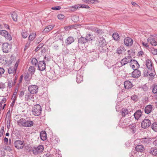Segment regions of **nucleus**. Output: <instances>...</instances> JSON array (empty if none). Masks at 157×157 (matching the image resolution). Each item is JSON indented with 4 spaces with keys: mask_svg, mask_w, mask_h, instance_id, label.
Here are the masks:
<instances>
[{
    "mask_svg": "<svg viewBox=\"0 0 157 157\" xmlns=\"http://www.w3.org/2000/svg\"><path fill=\"white\" fill-rule=\"evenodd\" d=\"M145 64L148 70L147 71H144V75L145 76H147L148 75L151 76L152 74V73L154 71L153 65L152 64L151 60L149 59H146Z\"/></svg>",
    "mask_w": 157,
    "mask_h": 157,
    "instance_id": "nucleus-1",
    "label": "nucleus"
},
{
    "mask_svg": "<svg viewBox=\"0 0 157 157\" xmlns=\"http://www.w3.org/2000/svg\"><path fill=\"white\" fill-rule=\"evenodd\" d=\"M41 106L39 104L35 105L32 108V112L33 114L35 116H39L41 113L42 111Z\"/></svg>",
    "mask_w": 157,
    "mask_h": 157,
    "instance_id": "nucleus-2",
    "label": "nucleus"
},
{
    "mask_svg": "<svg viewBox=\"0 0 157 157\" xmlns=\"http://www.w3.org/2000/svg\"><path fill=\"white\" fill-rule=\"evenodd\" d=\"M44 150V147L41 145L37 147H34L33 148V152L35 155H37L42 152Z\"/></svg>",
    "mask_w": 157,
    "mask_h": 157,
    "instance_id": "nucleus-3",
    "label": "nucleus"
},
{
    "mask_svg": "<svg viewBox=\"0 0 157 157\" xmlns=\"http://www.w3.org/2000/svg\"><path fill=\"white\" fill-rule=\"evenodd\" d=\"M11 46L8 43H6L2 44V51L5 53H7L10 51Z\"/></svg>",
    "mask_w": 157,
    "mask_h": 157,
    "instance_id": "nucleus-4",
    "label": "nucleus"
},
{
    "mask_svg": "<svg viewBox=\"0 0 157 157\" xmlns=\"http://www.w3.org/2000/svg\"><path fill=\"white\" fill-rule=\"evenodd\" d=\"M151 124L150 121L145 118L141 123V127L143 128H146L149 127Z\"/></svg>",
    "mask_w": 157,
    "mask_h": 157,
    "instance_id": "nucleus-5",
    "label": "nucleus"
},
{
    "mask_svg": "<svg viewBox=\"0 0 157 157\" xmlns=\"http://www.w3.org/2000/svg\"><path fill=\"white\" fill-rule=\"evenodd\" d=\"M15 147L18 149H22L24 147L23 142L21 140H16L14 143Z\"/></svg>",
    "mask_w": 157,
    "mask_h": 157,
    "instance_id": "nucleus-6",
    "label": "nucleus"
},
{
    "mask_svg": "<svg viewBox=\"0 0 157 157\" xmlns=\"http://www.w3.org/2000/svg\"><path fill=\"white\" fill-rule=\"evenodd\" d=\"M0 34L10 41L12 40L11 36L8 32L6 30H2L0 31Z\"/></svg>",
    "mask_w": 157,
    "mask_h": 157,
    "instance_id": "nucleus-7",
    "label": "nucleus"
},
{
    "mask_svg": "<svg viewBox=\"0 0 157 157\" xmlns=\"http://www.w3.org/2000/svg\"><path fill=\"white\" fill-rule=\"evenodd\" d=\"M87 42L85 37L81 36L78 39V45L79 48L85 47V44Z\"/></svg>",
    "mask_w": 157,
    "mask_h": 157,
    "instance_id": "nucleus-8",
    "label": "nucleus"
},
{
    "mask_svg": "<svg viewBox=\"0 0 157 157\" xmlns=\"http://www.w3.org/2000/svg\"><path fill=\"white\" fill-rule=\"evenodd\" d=\"M130 66L134 70L135 69H138L140 67V65L137 61L136 60H132L130 61Z\"/></svg>",
    "mask_w": 157,
    "mask_h": 157,
    "instance_id": "nucleus-9",
    "label": "nucleus"
},
{
    "mask_svg": "<svg viewBox=\"0 0 157 157\" xmlns=\"http://www.w3.org/2000/svg\"><path fill=\"white\" fill-rule=\"evenodd\" d=\"M38 67L40 71H43L46 69V64L44 61H40L38 63Z\"/></svg>",
    "mask_w": 157,
    "mask_h": 157,
    "instance_id": "nucleus-10",
    "label": "nucleus"
},
{
    "mask_svg": "<svg viewBox=\"0 0 157 157\" xmlns=\"http://www.w3.org/2000/svg\"><path fill=\"white\" fill-rule=\"evenodd\" d=\"M132 76L135 78H138L141 75V72L138 69H135L132 72Z\"/></svg>",
    "mask_w": 157,
    "mask_h": 157,
    "instance_id": "nucleus-11",
    "label": "nucleus"
},
{
    "mask_svg": "<svg viewBox=\"0 0 157 157\" xmlns=\"http://www.w3.org/2000/svg\"><path fill=\"white\" fill-rule=\"evenodd\" d=\"M124 43L126 46H130L133 44V41L131 38L127 37L124 39Z\"/></svg>",
    "mask_w": 157,
    "mask_h": 157,
    "instance_id": "nucleus-12",
    "label": "nucleus"
},
{
    "mask_svg": "<svg viewBox=\"0 0 157 157\" xmlns=\"http://www.w3.org/2000/svg\"><path fill=\"white\" fill-rule=\"evenodd\" d=\"M131 59L132 57L130 56H129L127 57H126L120 61L121 64L122 66H124L128 63L130 62L131 61Z\"/></svg>",
    "mask_w": 157,
    "mask_h": 157,
    "instance_id": "nucleus-13",
    "label": "nucleus"
},
{
    "mask_svg": "<svg viewBox=\"0 0 157 157\" xmlns=\"http://www.w3.org/2000/svg\"><path fill=\"white\" fill-rule=\"evenodd\" d=\"M135 150L138 152L142 153L144 152L145 149L144 147L141 145H137L135 147Z\"/></svg>",
    "mask_w": 157,
    "mask_h": 157,
    "instance_id": "nucleus-14",
    "label": "nucleus"
},
{
    "mask_svg": "<svg viewBox=\"0 0 157 157\" xmlns=\"http://www.w3.org/2000/svg\"><path fill=\"white\" fill-rule=\"evenodd\" d=\"M76 82L78 83H81L83 81L82 73L80 71L78 72L76 76Z\"/></svg>",
    "mask_w": 157,
    "mask_h": 157,
    "instance_id": "nucleus-15",
    "label": "nucleus"
},
{
    "mask_svg": "<svg viewBox=\"0 0 157 157\" xmlns=\"http://www.w3.org/2000/svg\"><path fill=\"white\" fill-rule=\"evenodd\" d=\"M99 45L100 47H103L106 45L105 40L103 37H100L98 39Z\"/></svg>",
    "mask_w": 157,
    "mask_h": 157,
    "instance_id": "nucleus-16",
    "label": "nucleus"
},
{
    "mask_svg": "<svg viewBox=\"0 0 157 157\" xmlns=\"http://www.w3.org/2000/svg\"><path fill=\"white\" fill-rule=\"evenodd\" d=\"M124 85L125 88H131L133 86L132 82L129 80L125 81Z\"/></svg>",
    "mask_w": 157,
    "mask_h": 157,
    "instance_id": "nucleus-17",
    "label": "nucleus"
},
{
    "mask_svg": "<svg viewBox=\"0 0 157 157\" xmlns=\"http://www.w3.org/2000/svg\"><path fill=\"white\" fill-rule=\"evenodd\" d=\"M152 106L151 105H147L144 109L145 113L147 114L150 113L152 111Z\"/></svg>",
    "mask_w": 157,
    "mask_h": 157,
    "instance_id": "nucleus-18",
    "label": "nucleus"
},
{
    "mask_svg": "<svg viewBox=\"0 0 157 157\" xmlns=\"http://www.w3.org/2000/svg\"><path fill=\"white\" fill-rule=\"evenodd\" d=\"M40 137L42 140L44 141L46 140L47 136L45 131H42L40 132Z\"/></svg>",
    "mask_w": 157,
    "mask_h": 157,
    "instance_id": "nucleus-19",
    "label": "nucleus"
},
{
    "mask_svg": "<svg viewBox=\"0 0 157 157\" xmlns=\"http://www.w3.org/2000/svg\"><path fill=\"white\" fill-rule=\"evenodd\" d=\"M142 115V112L140 110H137L134 114L133 115L136 120H138Z\"/></svg>",
    "mask_w": 157,
    "mask_h": 157,
    "instance_id": "nucleus-20",
    "label": "nucleus"
},
{
    "mask_svg": "<svg viewBox=\"0 0 157 157\" xmlns=\"http://www.w3.org/2000/svg\"><path fill=\"white\" fill-rule=\"evenodd\" d=\"M16 80L17 79L15 78L13 81L11 80L8 81L7 82V87L10 88L13 86L16 83Z\"/></svg>",
    "mask_w": 157,
    "mask_h": 157,
    "instance_id": "nucleus-21",
    "label": "nucleus"
},
{
    "mask_svg": "<svg viewBox=\"0 0 157 157\" xmlns=\"http://www.w3.org/2000/svg\"><path fill=\"white\" fill-rule=\"evenodd\" d=\"M33 125V121H26L25 120L23 126L29 127L32 126Z\"/></svg>",
    "mask_w": 157,
    "mask_h": 157,
    "instance_id": "nucleus-22",
    "label": "nucleus"
},
{
    "mask_svg": "<svg viewBox=\"0 0 157 157\" xmlns=\"http://www.w3.org/2000/svg\"><path fill=\"white\" fill-rule=\"evenodd\" d=\"M74 41V38L71 36L68 37L65 40V43L67 45H69Z\"/></svg>",
    "mask_w": 157,
    "mask_h": 157,
    "instance_id": "nucleus-23",
    "label": "nucleus"
},
{
    "mask_svg": "<svg viewBox=\"0 0 157 157\" xmlns=\"http://www.w3.org/2000/svg\"><path fill=\"white\" fill-rule=\"evenodd\" d=\"M128 128L129 131L133 133H135L136 131V126L135 124L129 125Z\"/></svg>",
    "mask_w": 157,
    "mask_h": 157,
    "instance_id": "nucleus-24",
    "label": "nucleus"
},
{
    "mask_svg": "<svg viewBox=\"0 0 157 157\" xmlns=\"http://www.w3.org/2000/svg\"><path fill=\"white\" fill-rule=\"evenodd\" d=\"M54 26L52 25H49L46 27L43 30V32L44 33H46L49 32L52 29Z\"/></svg>",
    "mask_w": 157,
    "mask_h": 157,
    "instance_id": "nucleus-25",
    "label": "nucleus"
},
{
    "mask_svg": "<svg viewBox=\"0 0 157 157\" xmlns=\"http://www.w3.org/2000/svg\"><path fill=\"white\" fill-rule=\"evenodd\" d=\"M147 41L148 42H150L152 45L155 46L157 45V41H155L152 38H148L147 39Z\"/></svg>",
    "mask_w": 157,
    "mask_h": 157,
    "instance_id": "nucleus-26",
    "label": "nucleus"
},
{
    "mask_svg": "<svg viewBox=\"0 0 157 157\" xmlns=\"http://www.w3.org/2000/svg\"><path fill=\"white\" fill-rule=\"evenodd\" d=\"M125 51L124 47L121 46L118 48L117 50V52L119 54H122L124 53Z\"/></svg>",
    "mask_w": 157,
    "mask_h": 157,
    "instance_id": "nucleus-27",
    "label": "nucleus"
},
{
    "mask_svg": "<svg viewBox=\"0 0 157 157\" xmlns=\"http://www.w3.org/2000/svg\"><path fill=\"white\" fill-rule=\"evenodd\" d=\"M85 38L87 42L88 41H90L94 39V37L92 34H87Z\"/></svg>",
    "mask_w": 157,
    "mask_h": 157,
    "instance_id": "nucleus-28",
    "label": "nucleus"
},
{
    "mask_svg": "<svg viewBox=\"0 0 157 157\" xmlns=\"http://www.w3.org/2000/svg\"><path fill=\"white\" fill-rule=\"evenodd\" d=\"M15 68L13 66L9 67L8 69V73L9 74H15L16 70Z\"/></svg>",
    "mask_w": 157,
    "mask_h": 157,
    "instance_id": "nucleus-29",
    "label": "nucleus"
},
{
    "mask_svg": "<svg viewBox=\"0 0 157 157\" xmlns=\"http://www.w3.org/2000/svg\"><path fill=\"white\" fill-rule=\"evenodd\" d=\"M35 68L34 67L31 66L29 68V71L31 75L34 74L35 71Z\"/></svg>",
    "mask_w": 157,
    "mask_h": 157,
    "instance_id": "nucleus-30",
    "label": "nucleus"
},
{
    "mask_svg": "<svg viewBox=\"0 0 157 157\" xmlns=\"http://www.w3.org/2000/svg\"><path fill=\"white\" fill-rule=\"evenodd\" d=\"M11 16L13 20L14 21H17V15L16 13L15 12H12L11 14Z\"/></svg>",
    "mask_w": 157,
    "mask_h": 157,
    "instance_id": "nucleus-31",
    "label": "nucleus"
},
{
    "mask_svg": "<svg viewBox=\"0 0 157 157\" xmlns=\"http://www.w3.org/2000/svg\"><path fill=\"white\" fill-rule=\"evenodd\" d=\"M36 37V34L35 33H32L31 34L29 37V40L33 41Z\"/></svg>",
    "mask_w": 157,
    "mask_h": 157,
    "instance_id": "nucleus-32",
    "label": "nucleus"
},
{
    "mask_svg": "<svg viewBox=\"0 0 157 157\" xmlns=\"http://www.w3.org/2000/svg\"><path fill=\"white\" fill-rule=\"evenodd\" d=\"M113 67V72L115 74H117L121 71L120 68L116 67Z\"/></svg>",
    "mask_w": 157,
    "mask_h": 157,
    "instance_id": "nucleus-33",
    "label": "nucleus"
},
{
    "mask_svg": "<svg viewBox=\"0 0 157 157\" xmlns=\"http://www.w3.org/2000/svg\"><path fill=\"white\" fill-rule=\"evenodd\" d=\"M113 37L114 40H118L119 39V36L117 33H114L113 34Z\"/></svg>",
    "mask_w": 157,
    "mask_h": 157,
    "instance_id": "nucleus-34",
    "label": "nucleus"
},
{
    "mask_svg": "<svg viewBox=\"0 0 157 157\" xmlns=\"http://www.w3.org/2000/svg\"><path fill=\"white\" fill-rule=\"evenodd\" d=\"M129 112V111L127 109H122L121 111L122 115L123 116L125 117L127 114H128Z\"/></svg>",
    "mask_w": 157,
    "mask_h": 157,
    "instance_id": "nucleus-35",
    "label": "nucleus"
},
{
    "mask_svg": "<svg viewBox=\"0 0 157 157\" xmlns=\"http://www.w3.org/2000/svg\"><path fill=\"white\" fill-rule=\"evenodd\" d=\"M87 53L88 54L92 53V54L94 55V56H95L96 57L97 55V53L96 51L94 50V49H88L87 51Z\"/></svg>",
    "mask_w": 157,
    "mask_h": 157,
    "instance_id": "nucleus-36",
    "label": "nucleus"
},
{
    "mask_svg": "<svg viewBox=\"0 0 157 157\" xmlns=\"http://www.w3.org/2000/svg\"><path fill=\"white\" fill-rule=\"evenodd\" d=\"M140 142L144 144H147L149 142L148 139L146 138H141L140 139Z\"/></svg>",
    "mask_w": 157,
    "mask_h": 157,
    "instance_id": "nucleus-37",
    "label": "nucleus"
},
{
    "mask_svg": "<svg viewBox=\"0 0 157 157\" xmlns=\"http://www.w3.org/2000/svg\"><path fill=\"white\" fill-rule=\"evenodd\" d=\"M31 63L33 65L36 67L38 61L36 58H33L32 59Z\"/></svg>",
    "mask_w": 157,
    "mask_h": 157,
    "instance_id": "nucleus-38",
    "label": "nucleus"
},
{
    "mask_svg": "<svg viewBox=\"0 0 157 157\" xmlns=\"http://www.w3.org/2000/svg\"><path fill=\"white\" fill-rule=\"evenodd\" d=\"M25 120L23 118L21 119L20 120L18 121H17L18 124L19 125H21L22 126H23L24 124Z\"/></svg>",
    "mask_w": 157,
    "mask_h": 157,
    "instance_id": "nucleus-39",
    "label": "nucleus"
},
{
    "mask_svg": "<svg viewBox=\"0 0 157 157\" xmlns=\"http://www.w3.org/2000/svg\"><path fill=\"white\" fill-rule=\"evenodd\" d=\"M31 76L28 73H27L25 75L24 77L25 80L26 81H30Z\"/></svg>",
    "mask_w": 157,
    "mask_h": 157,
    "instance_id": "nucleus-40",
    "label": "nucleus"
},
{
    "mask_svg": "<svg viewBox=\"0 0 157 157\" xmlns=\"http://www.w3.org/2000/svg\"><path fill=\"white\" fill-rule=\"evenodd\" d=\"M152 129L155 132H157V123H153L151 125Z\"/></svg>",
    "mask_w": 157,
    "mask_h": 157,
    "instance_id": "nucleus-41",
    "label": "nucleus"
},
{
    "mask_svg": "<svg viewBox=\"0 0 157 157\" xmlns=\"http://www.w3.org/2000/svg\"><path fill=\"white\" fill-rule=\"evenodd\" d=\"M151 152L153 153L155 155H157V148L155 147H152L151 149Z\"/></svg>",
    "mask_w": 157,
    "mask_h": 157,
    "instance_id": "nucleus-42",
    "label": "nucleus"
},
{
    "mask_svg": "<svg viewBox=\"0 0 157 157\" xmlns=\"http://www.w3.org/2000/svg\"><path fill=\"white\" fill-rule=\"evenodd\" d=\"M38 89H28V90L31 94H36L37 92Z\"/></svg>",
    "mask_w": 157,
    "mask_h": 157,
    "instance_id": "nucleus-43",
    "label": "nucleus"
},
{
    "mask_svg": "<svg viewBox=\"0 0 157 157\" xmlns=\"http://www.w3.org/2000/svg\"><path fill=\"white\" fill-rule=\"evenodd\" d=\"M150 51L151 52L153 55L157 54V49L154 48H151L150 49Z\"/></svg>",
    "mask_w": 157,
    "mask_h": 157,
    "instance_id": "nucleus-44",
    "label": "nucleus"
},
{
    "mask_svg": "<svg viewBox=\"0 0 157 157\" xmlns=\"http://www.w3.org/2000/svg\"><path fill=\"white\" fill-rule=\"evenodd\" d=\"M131 99L135 102L137 101L138 100V97L136 95H134L131 96Z\"/></svg>",
    "mask_w": 157,
    "mask_h": 157,
    "instance_id": "nucleus-45",
    "label": "nucleus"
},
{
    "mask_svg": "<svg viewBox=\"0 0 157 157\" xmlns=\"http://www.w3.org/2000/svg\"><path fill=\"white\" fill-rule=\"evenodd\" d=\"M122 66V65L121 64V61H118L114 65H113V67H119L120 68Z\"/></svg>",
    "mask_w": 157,
    "mask_h": 157,
    "instance_id": "nucleus-46",
    "label": "nucleus"
},
{
    "mask_svg": "<svg viewBox=\"0 0 157 157\" xmlns=\"http://www.w3.org/2000/svg\"><path fill=\"white\" fill-rule=\"evenodd\" d=\"M21 35L23 38H25L28 36V33L26 31L24 30L22 32Z\"/></svg>",
    "mask_w": 157,
    "mask_h": 157,
    "instance_id": "nucleus-47",
    "label": "nucleus"
},
{
    "mask_svg": "<svg viewBox=\"0 0 157 157\" xmlns=\"http://www.w3.org/2000/svg\"><path fill=\"white\" fill-rule=\"evenodd\" d=\"M78 7L77 6H74L72 7H70L69 8L70 10L72 11H75L78 8Z\"/></svg>",
    "mask_w": 157,
    "mask_h": 157,
    "instance_id": "nucleus-48",
    "label": "nucleus"
},
{
    "mask_svg": "<svg viewBox=\"0 0 157 157\" xmlns=\"http://www.w3.org/2000/svg\"><path fill=\"white\" fill-rule=\"evenodd\" d=\"M57 17L59 19L62 20L64 18L65 16L63 14H59L57 15Z\"/></svg>",
    "mask_w": 157,
    "mask_h": 157,
    "instance_id": "nucleus-49",
    "label": "nucleus"
},
{
    "mask_svg": "<svg viewBox=\"0 0 157 157\" xmlns=\"http://www.w3.org/2000/svg\"><path fill=\"white\" fill-rule=\"evenodd\" d=\"M96 0H84V1L86 3L92 4Z\"/></svg>",
    "mask_w": 157,
    "mask_h": 157,
    "instance_id": "nucleus-50",
    "label": "nucleus"
},
{
    "mask_svg": "<svg viewBox=\"0 0 157 157\" xmlns=\"http://www.w3.org/2000/svg\"><path fill=\"white\" fill-rule=\"evenodd\" d=\"M74 26L73 25L67 26L65 27V29L67 31L69 30L72 28H73Z\"/></svg>",
    "mask_w": 157,
    "mask_h": 157,
    "instance_id": "nucleus-51",
    "label": "nucleus"
},
{
    "mask_svg": "<svg viewBox=\"0 0 157 157\" xmlns=\"http://www.w3.org/2000/svg\"><path fill=\"white\" fill-rule=\"evenodd\" d=\"M30 96L29 94H26L25 96V100L28 101L30 100Z\"/></svg>",
    "mask_w": 157,
    "mask_h": 157,
    "instance_id": "nucleus-52",
    "label": "nucleus"
},
{
    "mask_svg": "<svg viewBox=\"0 0 157 157\" xmlns=\"http://www.w3.org/2000/svg\"><path fill=\"white\" fill-rule=\"evenodd\" d=\"M4 69L2 67H0V77L4 73Z\"/></svg>",
    "mask_w": 157,
    "mask_h": 157,
    "instance_id": "nucleus-53",
    "label": "nucleus"
},
{
    "mask_svg": "<svg viewBox=\"0 0 157 157\" xmlns=\"http://www.w3.org/2000/svg\"><path fill=\"white\" fill-rule=\"evenodd\" d=\"M61 9V7L59 6L53 7L52 8V9L53 10H59Z\"/></svg>",
    "mask_w": 157,
    "mask_h": 157,
    "instance_id": "nucleus-54",
    "label": "nucleus"
},
{
    "mask_svg": "<svg viewBox=\"0 0 157 157\" xmlns=\"http://www.w3.org/2000/svg\"><path fill=\"white\" fill-rule=\"evenodd\" d=\"M6 87V85L5 83L0 82V88H4Z\"/></svg>",
    "mask_w": 157,
    "mask_h": 157,
    "instance_id": "nucleus-55",
    "label": "nucleus"
},
{
    "mask_svg": "<svg viewBox=\"0 0 157 157\" xmlns=\"http://www.w3.org/2000/svg\"><path fill=\"white\" fill-rule=\"evenodd\" d=\"M28 88H38V87L36 85H31L28 87Z\"/></svg>",
    "mask_w": 157,
    "mask_h": 157,
    "instance_id": "nucleus-56",
    "label": "nucleus"
},
{
    "mask_svg": "<svg viewBox=\"0 0 157 157\" xmlns=\"http://www.w3.org/2000/svg\"><path fill=\"white\" fill-rule=\"evenodd\" d=\"M14 98V100L12 101V102L11 103V106L12 107H13V106L14 105V104H15V101L16 100V97H15V96H14V98Z\"/></svg>",
    "mask_w": 157,
    "mask_h": 157,
    "instance_id": "nucleus-57",
    "label": "nucleus"
},
{
    "mask_svg": "<svg viewBox=\"0 0 157 157\" xmlns=\"http://www.w3.org/2000/svg\"><path fill=\"white\" fill-rule=\"evenodd\" d=\"M142 44L143 46H144L147 48H149V46L147 43L142 42Z\"/></svg>",
    "mask_w": 157,
    "mask_h": 157,
    "instance_id": "nucleus-58",
    "label": "nucleus"
},
{
    "mask_svg": "<svg viewBox=\"0 0 157 157\" xmlns=\"http://www.w3.org/2000/svg\"><path fill=\"white\" fill-rule=\"evenodd\" d=\"M43 46L44 44L43 43H40L38 45L37 47V48L40 49V48H42L43 47Z\"/></svg>",
    "mask_w": 157,
    "mask_h": 157,
    "instance_id": "nucleus-59",
    "label": "nucleus"
},
{
    "mask_svg": "<svg viewBox=\"0 0 157 157\" xmlns=\"http://www.w3.org/2000/svg\"><path fill=\"white\" fill-rule=\"evenodd\" d=\"M24 95V92L21 91L20 92V94H19V97L20 98H22Z\"/></svg>",
    "mask_w": 157,
    "mask_h": 157,
    "instance_id": "nucleus-60",
    "label": "nucleus"
},
{
    "mask_svg": "<svg viewBox=\"0 0 157 157\" xmlns=\"http://www.w3.org/2000/svg\"><path fill=\"white\" fill-rule=\"evenodd\" d=\"M144 54L143 51H141L138 52V56H141Z\"/></svg>",
    "mask_w": 157,
    "mask_h": 157,
    "instance_id": "nucleus-61",
    "label": "nucleus"
},
{
    "mask_svg": "<svg viewBox=\"0 0 157 157\" xmlns=\"http://www.w3.org/2000/svg\"><path fill=\"white\" fill-rule=\"evenodd\" d=\"M8 139L7 138L5 137L4 139V142L5 143H6V144H7V143H8Z\"/></svg>",
    "mask_w": 157,
    "mask_h": 157,
    "instance_id": "nucleus-62",
    "label": "nucleus"
},
{
    "mask_svg": "<svg viewBox=\"0 0 157 157\" xmlns=\"http://www.w3.org/2000/svg\"><path fill=\"white\" fill-rule=\"evenodd\" d=\"M46 157H53V155L52 154L47 153L45 155Z\"/></svg>",
    "mask_w": 157,
    "mask_h": 157,
    "instance_id": "nucleus-63",
    "label": "nucleus"
},
{
    "mask_svg": "<svg viewBox=\"0 0 157 157\" xmlns=\"http://www.w3.org/2000/svg\"><path fill=\"white\" fill-rule=\"evenodd\" d=\"M10 121H8L7 122V127L8 128H9L10 126Z\"/></svg>",
    "mask_w": 157,
    "mask_h": 157,
    "instance_id": "nucleus-64",
    "label": "nucleus"
}]
</instances>
